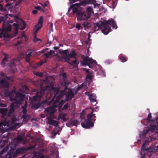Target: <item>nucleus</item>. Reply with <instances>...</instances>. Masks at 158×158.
Segmentation results:
<instances>
[{"label": "nucleus", "instance_id": "nucleus-1", "mask_svg": "<svg viewBox=\"0 0 158 158\" xmlns=\"http://www.w3.org/2000/svg\"><path fill=\"white\" fill-rule=\"evenodd\" d=\"M36 83L38 86L39 85L41 89L39 92H36L35 96H34L33 98L35 100L40 99L45 94L46 91L54 92L53 94L51 93L48 94L46 96L47 99L48 98V96H49L48 99H51L48 102V104L50 105L53 104V105L45 109V111L49 114L50 116H52L56 110L55 108L57 106L58 102L60 99L64 97V91L61 90L59 94V89L58 87H54L52 83H50L49 85H46L44 81H38Z\"/></svg>", "mask_w": 158, "mask_h": 158}, {"label": "nucleus", "instance_id": "nucleus-2", "mask_svg": "<svg viewBox=\"0 0 158 158\" xmlns=\"http://www.w3.org/2000/svg\"><path fill=\"white\" fill-rule=\"evenodd\" d=\"M80 6V4L78 3L73 4L70 7L68 10V13L74 15L76 14V17L77 20L80 21L88 20L91 15L94 14L93 8L92 6L88 7L86 10L84 11L79 10L78 8Z\"/></svg>", "mask_w": 158, "mask_h": 158}, {"label": "nucleus", "instance_id": "nucleus-3", "mask_svg": "<svg viewBox=\"0 0 158 158\" xmlns=\"http://www.w3.org/2000/svg\"><path fill=\"white\" fill-rule=\"evenodd\" d=\"M5 94L8 96L10 97V99L11 101H15L11 103L10 105L9 111V114H12L15 110V108L17 104H20L24 101L26 95L19 92L15 93V91H7L5 92Z\"/></svg>", "mask_w": 158, "mask_h": 158}, {"label": "nucleus", "instance_id": "nucleus-4", "mask_svg": "<svg viewBox=\"0 0 158 158\" xmlns=\"http://www.w3.org/2000/svg\"><path fill=\"white\" fill-rule=\"evenodd\" d=\"M92 28L93 32H95L99 29H102V32L105 35H107L110 31V25L113 28L116 29L117 26L113 19H109L108 21L104 20L103 21H99L98 23H94Z\"/></svg>", "mask_w": 158, "mask_h": 158}, {"label": "nucleus", "instance_id": "nucleus-5", "mask_svg": "<svg viewBox=\"0 0 158 158\" xmlns=\"http://www.w3.org/2000/svg\"><path fill=\"white\" fill-rule=\"evenodd\" d=\"M63 77L64 80V81L62 84L65 86L64 89L62 90L64 91V96H65V101H69L72 99L74 97V92L70 89H68V86L69 84V82L67 81V77L65 73H64L63 74Z\"/></svg>", "mask_w": 158, "mask_h": 158}, {"label": "nucleus", "instance_id": "nucleus-6", "mask_svg": "<svg viewBox=\"0 0 158 158\" xmlns=\"http://www.w3.org/2000/svg\"><path fill=\"white\" fill-rule=\"evenodd\" d=\"M94 109H92V111L87 115V118L85 120V123H81V126L85 129H89L93 127L94 126V123L92 122H94L96 119L95 114H94Z\"/></svg>", "mask_w": 158, "mask_h": 158}, {"label": "nucleus", "instance_id": "nucleus-7", "mask_svg": "<svg viewBox=\"0 0 158 158\" xmlns=\"http://www.w3.org/2000/svg\"><path fill=\"white\" fill-rule=\"evenodd\" d=\"M144 139L145 140V141L141 147L140 158H145L147 153L149 157H150L153 153L156 152L152 146L150 147L149 149H146V144L149 142H146V139Z\"/></svg>", "mask_w": 158, "mask_h": 158}, {"label": "nucleus", "instance_id": "nucleus-8", "mask_svg": "<svg viewBox=\"0 0 158 158\" xmlns=\"http://www.w3.org/2000/svg\"><path fill=\"white\" fill-rule=\"evenodd\" d=\"M11 30L10 25L7 24L5 21L3 22V27L0 29V38L2 37L6 38H11V36L8 33Z\"/></svg>", "mask_w": 158, "mask_h": 158}, {"label": "nucleus", "instance_id": "nucleus-9", "mask_svg": "<svg viewBox=\"0 0 158 158\" xmlns=\"http://www.w3.org/2000/svg\"><path fill=\"white\" fill-rule=\"evenodd\" d=\"M158 129V117L156 118L155 120L153 121L151 125V127H149L147 130H144L143 131L142 136L144 135H146L148 133L150 134L153 133L157 130Z\"/></svg>", "mask_w": 158, "mask_h": 158}, {"label": "nucleus", "instance_id": "nucleus-10", "mask_svg": "<svg viewBox=\"0 0 158 158\" xmlns=\"http://www.w3.org/2000/svg\"><path fill=\"white\" fill-rule=\"evenodd\" d=\"M36 145L34 146L28 147H21L19 149L16 150L15 152L14 153H10L9 154L8 158H14L16 156V155L25 152L29 150H31L34 149Z\"/></svg>", "mask_w": 158, "mask_h": 158}, {"label": "nucleus", "instance_id": "nucleus-11", "mask_svg": "<svg viewBox=\"0 0 158 158\" xmlns=\"http://www.w3.org/2000/svg\"><path fill=\"white\" fill-rule=\"evenodd\" d=\"M157 130H156V131L153 133L150 134L148 133L146 135H143V136H142V132L140 135V137L144 139H146V142H151L153 140H154V137L157 136V137H158V132Z\"/></svg>", "mask_w": 158, "mask_h": 158}, {"label": "nucleus", "instance_id": "nucleus-12", "mask_svg": "<svg viewBox=\"0 0 158 158\" xmlns=\"http://www.w3.org/2000/svg\"><path fill=\"white\" fill-rule=\"evenodd\" d=\"M10 79V77H6L5 78H3L2 80L0 81V86L3 88H7L9 87V84L8 81Z\"/></svg>", "mask_w": 158, "mask_h": 158}, {"label": "nucleus", "instance_id": "nucleus-13", "mask_svg": "<svg viewBox=\"0 0 158 158\" xmlns=\"http://www.w3.org/2000/svg\"><path fill=\"white\" fill-rule=\"evenodd\" d=\"M35 51H33L32 52H29L27 54L25 57L26 61L29 63L30 66L33 68H36L37 67H35L33 65H34V62L31 63L30 62V57L31 56L35 55Z\"/></svg>", "mask_w": 158, "mask_h": 158}, {"label": "nucleus", "instance_id": "nucleus-14", "mask_svg": "<svg viewBox=\"0 0 158 158\" xmlns=\"http://www.w3.org/2000/svg\"><path fill=\"white\" fill-rule=\"evenodd\" d=\"M81 58L83 60V64L85 65H88L90 68V67L89 64L94 62V60L93 59L90 58L88 56L85 57L84 55H82L81 56Z\"/></svg>", "mask_w": 158, "mask_h": 158}, {"label": "nucleus", "instance_id": "nucleus-15", "mask_svg": "<svg viewBox=\"0 0 158 158\" xmlns=\"http://www.w3.org/2000/svg\"><path fill=\"white\" fill-rule=\"evenodd\" d=\"M96 2L95 0H83L78 3L80 4V6L81 5L85 6L87 4H93L94 7L95 8L96 6H98V4L95 3Z\"/></svg>", "mask_w": 158, "mask_h": 158}, {"label": "nucleus", "instance_id": "nucleus-16", "mask_svg": "<svg viewBox=\"0 0 158 158\" xmlns=\"http://www.w3.org/2000/svg\"><path fill=\"white\" fill-rule=\"evenodd\" d=\"M59 52L62 55V57L65 61L67 62H69V57L68 53L69 52L68 50H63L62 49L59 50Z\"/></svg>", "mask_w": 158, "mask_h": 158}, {"label": "nucleus", "instance_id": "nucleus-17", "mask_svg": "<svg viewBox=\"0 0 158 158\" xmlns=\"http://www.w3.org/2000/svg\"><path fill=\"white\" fill-rule=\"evenodd\" d=\"M152 118V115L151 113H149L148 114V118L147 119H145L141 121V123L144 125H147V123H144L145 122H147L148 123H150V127H151V125L152 124V121H153L155 120L156 119V118L154 120H151V119Z\"/></svg>", "mask_w": 158, "mask_h": 158}, {"label": "nucleus", "instance_id": "nucleus-18", "mask_svg": "<svg viewBox=\"0 0 158 158\" xmlns=\"http://www.w3.org/2000/svg\"><path fill=\"white\" fill-rule=\"evenodd\" d=\"M87 95L88 96L89 99L91 102L94 103L96 102V104L97 103L96 99V97L95 94H89V93H88Z\"/></svg>", "mask_w": 158, "mask_h": 158}, {"label": "nucleus", "instance_id": "nucleus-19", "mask_svg": "<svg viewBox=\"0 0 158 158\" xmlns=\"http://www.w3.org/2000/svg\"><path fill=\"white\" fill-rule=\"evenodd\" d=\"M82 24L85 30L89 28L92 26L91 23L90 22L88 21V20H85L83 21Z\"/></svg>", "mask_w": 158, "mask_h": 158}, {"label": "nucleus", "instance_id": "nucleus-20", "mask_svg": "<svg viewBox=\"0 0 158 158\" xmlns=\"http://www.w3.org/2000/svg\"><path fill=\"white\" fill-rule=\"evenodd\" d=\"M19 60L16 59H14L12 60L10 62V67L12 69L14 70L15 69V67L16 64L15 63H19Z\"/></svg>", "mask_w": 158, "mask_h": 158}, {"label": "nucleus", "instance_id": "nucleus-21", "mask_svg": "<svg viewBox=\"0 0 158 158\" xmlns=\"http://www.w3.org/2000/svg\"><path fill=\"white\" fill-rule=\"evenodd\" d=\"M5 57L1 62V65L3 67H4L6 62H7L8 59L9 58V55L6 54H4Z\"/></svg>", "mask_w": 158, "mask_h": 158}, {"label": "nucleus", "instance_id": "nucleus-22", "mask_svg": "<svg viewBox=\"0 0 158 158\" xmlns=\"http://www.w3.org/2000/svg\"><path fill=\"white\" fill-rule=\"evenodd\" d=\"M77 55V54L75 52V50H73L72 51L71 53L68 54V56L69 58V61L70 59L71 58H76V56Z\"/></svg>", "mask_w": 158, "mask_h": 158}, {"label": "nucleus", "instance_id": "nucleus-23", "mask_svg": "<svg viewBox=\"0 0 158 158\" xmlns=\"http://www.w3.org/2000/svg\"><path fill=\"white\" fill-rule=\"evenodd\" d=\"M48 119L49 120V123L51 125H53V126L56 127H58V122L57 121L51 119H50L49 120V118H48Z\"/></svg>", "mask_w": 158, "mask_h": 158}, {"label": "nucleus", "instance_id": "nucleus-24", "mask_svg": "<svg viewBox=\"0 0 158 158\" xmlns=\"http://www.w3.org/2000/svg\"><path fill=\"white\" fill-rule=\"evenodd\" d=\"M8 111V110L6 108H2L0 109V113L4 115H6Z\"/></svg>", "mask_w": 158, "mask_h": 158}, {"label": "nucleus", "instance_id": "nucleus-25", "mask_svg": "<svg viewBox=\"0 0 158 158\" xmlns=\"http://www.w3.org/2000/svg\"><path fill=\"white\" fill-rule=\"evenodd\" d=\"M119 58L122 62H125L127 61L128 58H126L125 56L122 54L119 55Z\"/></svg>", "mask_w": 158, "mask_h": 158}, {"label": "nucleus", "instance_id": "nucleus-26", "mask_svg": "<svg viewBox=\"0 0 158 158\" xmlns=\"http://www.w3.org/2000/svg\"><path fill=\"white\" fill-rule=\"evenodd\" d=\"M54 53V51L52 50H50L49 52H47L44 54V56L48 58L52 55Z\"/></svg>", "mask_w": 158, "mask_h": 158}, {"label": "nucleus", "instance_id": "nucleus-27", "mask_svg": "<svg viewBox=\"0 0 158 158\" xmlns=\"http://www.w3.org/2000/svg\"><path fill=\"white\" fill-rule=\"evenodd\" d=\"M27 102L26 101V103L24 106H22V108H23L22 112L23 114H26L27 113Z\"/></svg>", "mask_w": 158, "mask_h": 158}, {"label": "nucleus", "instance_id": "nucleus-28", "mask_svg": "<svg viewBox=\"0 0 158 158\" xmlns=\"http://www.w3.org/2000/svg\"><path fill=\"white\" fill-rule=\"evenodd\" d=\"M78 120H75L74 121H70L69 123L70 125L73 126H77L78 124Z\"/></svg>", "mask_w": 158, "mask_h": 158}, {"label": "nucleus", "instance_id": "nucleus-29", "mask_svg": "<svg viewBox=\"0 0 158 158\" xmlns=\"http://www.w3.org/2000/svg\"><path fill=\"white\" fill-rule=\"evenodd\" d=\"M46 60H45L44 61H43V60H41L40 61V62H39L38 64L37 65L35 62H34V65H33L35 67H37V68H36V69L39 66H40L41 65H42L44 63L46 62Z\"/></svg>", "mask_w": 158, "mask_h": 158}, {"label": "nucleus", "instance_id": "nucleus-30", "mask_svg": "<svg viewBox=\"0 0 158 158\" xmlns=\"http://www.w3.org/2000/svg\"><path fill=\"white\" fill-rule=\"evenodd\" d=\"M30 117V115L27 114V113L23 114L22 116L23 120H26V121H27V119L29 118Z\"/></svg>", "mask_w": 158, "mask_h": 158}, {"label": "nucleus", "instance_id": "nucleus-31", "mask_svg": "<svg viewBox=\"0 0 158 158\" xmlns=\"http://www.w3.org/2000/svg\"><path fill=\"white\" fill-rule=\"evenodd\" d=\"M42 26H41L38 24L36 25L35 27V32H37L41 28Z\"/></svg>", "mask_w": 158, "mask_h": 158}, {"label": "nucleus", "instance_id": "nucleus-32", "mask_svg": "<svg viewBox=\"0 0 158 158\" xmlns=\"http://www.w3.org/2000/svg\"><path fill=\"white\" fill-rule=\"evenodd\" d=\"M43 16H41L40 17L38 20V24H39L42 26V25L43 23Z\"/></svg>", "mask_w": 158, "mask_h": 158}, {"label": "nucleus", "instance_id": "nucleus-33", "mask_svg": "<svg viewBox=\"0 0 158 158\" xmlns=\"http://www.w3.org/2000/svg\"><path fill=\"white\" fill-rule=\"evenodd\" d=\"M67 101H65V99L64 100H62L60 102H58V105L59 107H61L62 106V105L64 104V103L65 102Z\"/></svg>", "mask_w": 158, "mask_h": 158}, {"label": "nucleus", "instance_id": "nucleus-34", "mask_svg": "<svg viewBox=\"0 0 158 158\" xmlns=\"http://www.w3.org/2000/svg\"><path fill=\"white\" fill-rule=\"evenodd\" d=\"M34 74L39 77H42L43 76V73L41 72H34Z\"/></svg>", "mask_w": 158, "mask_h": 158}, {"label": "nucleus", "instance_id": "nucleus-35", "mask_svg": "<svg viewBox=\"0 0 158 158\" xmlns=\"http://www.w3.org/2000/svg\"><path fill=\"white\" fill-rule=\"evenodd\" d=\"M86 79L87 80H91L93 79V76L91 74H88L86 76Z\"/></svg>", "mask_w": 158, "mask_h": 158}, {"label": "nucleus", "instance_id": "nucleus-36", "mask_svg": "<svg viewBox=\"0 0 158 158\" xmlns=\"http://www.w3.org/2000/svg\"><path fill=\"white\" fill-rule=\"evenodd\" d=\"M5 74L3 72H1L0 73V81H1L3 77L5 78V77H6L7 76H5Z\"/></svg>", "mask_w": 158, "mask_h": 158}, {"label": "nucleus", "instance_id": "nucleus-37", "mask_svg": "<svg viewBox=\"0 0 158 158\" xmlns=\"http://www.w3.org/2000/svg\"><path fill=\"white\" fill-rule=\"evenodd\" d=\"M19 38H21L22 39H24V40H26L27 39V37L26 35L24 33H23L22 34L21 36H19L17 38V39H19Z\"/></svg>", "mask_w": 158, "mask_h": 158}, {"label": "nucleus", "instance_id": "nucleus-38", "mask_svg": "<svg viewBox=\"0 0 158 158\" xmlns=\"http://www.w3.org/2000/svg\"><path fill=\"white\" fill-rule=\"evenodd\" d=\"M16 140L18 141L21 142L23 141V138L21 136H18L16 138Z\"/></svg>", "mask_w": 158, "mask_h": 158}, {"label": "nucleus", "instance_id": "nucleus-39", "mask_svg": "<svg viewBox=\"0 0 158 158\" xmlns=\"http://www.w3.org/2000/svg\"><path fill=\"white\" fill-rule=\"evenodd\" d=\"M69 106V103H67L64 105V107L62 108V110H64L67 109Z\"/></svg>", "mask_w": 158, "mask_h": 158}, {"label": "nucleus", "instance_id": "nucleus-40", "mask_svg": "<svg viewBox=\"0 0 158 158\" xmlns=\"http://www.w3.org/2000/svg\"><path fill=\"white\" fill-rule=\"evenodd\" d=\"M77 60H73L72 61H71V62H69V64L72 65H75L77 64Z\"/></svg>", "mask_w": 158, "mask_h": 158}, {"label": "nucleus", "instance_id": "nucleus-41", "mask_svg": "<svg viewBox=\"0 0 158 158\" xmlns=\"http://www.w3.org/2000/svg\"><path fill=\"white\" fill-rule=\"evenodd\" d=\"M84 86L83 84L82 83L80 85L78 86L76 89L77 92L80 90V89Z\"/></svg>", "mask_w": 158, "mask_h": 158}, {"label": "nucleus", "instance_id": "nucleus-42", "mask_svg": "<svg viewBox=\"0 0 158 158\" xmlns=\"http://www.w3.org/2000/svg\"><path fill=\"white\" fill-rule=\"evenodd\" d=\"M39 41H41V40L40 39L37 38L36 35H35L34 37L33 41L36 43Z\"/></svg>", "mask_w": 158, "mask_h": 158}, {"label": "nucleus", "instance_id": "nucleus-43", "mask_svg": "<svg viewBox=\"0 0 158 158\" xmlns=\"http://www.w3.org/2000/svg\"><path fill=\"white\" fill-rule=\"evenodd\" d=\"M61 119H62L64 121H65L67 119V118L65 114H64L61 117Z\"/></svg>", "mask_w": 158, "mask_h": 158}, {"label": "nucleus", "instance_id": "nucleus-44", "mask_svg": "<svg viewBox=\"0 0 158 158\" xmlns=\"http://www.w3.org/2000/svg\"><path fill=\"white\" fill-rule=\"evenodd\" d=\"M40 106L39 104H36L35 105L34 104L33 105L32 107H34L35 109H37Z\"/></svg>", "mask_w": 158, "mask_h": 158}, {"label": "nucleus", "instance_id": "nucleus-45", "mask_svg": "<svg viewBox=\"0 0 158 158\" xmlns=\"http://www.w3.org/2000/svg\"><path fill=\"white\" fill-rule=\"evenodd\" d=\"M6 10V8H4L2 5L0 4V11H5Z\"/></svg>", "mask_w": 158, "mask_h": 158}, {"label": "nucleus", "instance_id": "nucleus-46", "mask_svg": "<svg viewBox=\"0 0 158 158\" xmlns=\"http://www.w3.org/2000/svg\"><path fill=\"white\" fill-rule=\"evenodd\" d=\"M13 25L15 27V32H16V34H17L18 33V28L19 25L18 24H16V23H14Z\"/></svg>", "mask_w": 158, "mask_h": 158}, {"label": "nucleus", "instance_id": "nucleus-47", "mask_svg": "<svg viewBox=\"0 0 158 158\" xmlns=\"http://www.w3.org/2000/svg\"><path fill=\"white\" fill-rule=\"evenodd\" d=\"M35 8L37 10H41L43 11H44V10L42 9L40 7V6H36L35 7Z\"/></svg>", "mask_w": 158, "mask_h": 158}, {"label": "nucleus", "instance_id": "nucleus-48", "mask_svg": "<svg viewBox=\"0 0 158 158\" xmlns=\"http://www.w3.org/2000/svg\"><path fill=\"white\" fill-rule=\"evenodd\" d=\"M7 106V105L5 104L0 103V107H6Z\"/></svg>", "mask_w": 158, "mask_h": 158}, {"label": "nucleus", "instance_id": "nucleus-49", "mask_svg": "<svg viewBox=\"0 0 158 158\" xmlns=\"http://www.w3.org/2000/svg\"><path fill=\"white\" fill-rule=\"evenodd\" d=\"M152 146L156 152L158 150V145L157 146H155L154 145H152Z\"/></svg>", "mask_w": 158, "mask_h": 158}, {"label": "nucleus", "instance_id": "nucleus-50", "mask_svg": "<svg viewBox=\"0 0 158 158\" xmlns=\"http://www.w3.org/2000/svg\"><path fill=\"white\" fill-rule=\"evenodd\" d=\"M56 133L55 132H53L52 133V138H54L55 136H56Z\"/></svg>", "mask_w": 158, "mask_h": 158}, {"label": "nucleus", "instance_id": "nucleus-51", "mask_svg": "<svg viewBox=\"0 0 158 158\" xmlns=\"http://www.w3.org/2000/svg\"><path fill=\"white\" fill-rule=\"evenodd\" d=\"M76 28L78 29H80V28L81 27V25L79 23H77L76 24Z\"/></svg>", "mask_w": 158, "mask_h": 158}, {"label": "nucleus", "instance_id": "nucleus-52", "mask_svg": "<svg viewBox=\"0 0 158 158\" xmlns=\"http://www.w3.org/2000/svg\"><path fill=\"white\" fill-rule=\"evenodd\" d=\"M50 30L51 31H53V24L52 23H51L50 25Z\"/></svg>", "mask_w": 158, "mask_h": 158}, {"label": "nucleus", "instance_id": "nucleus-53", "mask_svg": "<svg viewBox=\"0 0 158 158\" xmlns=\"http://www.w3.org/2000/svg\"><path fill=\"white\" fill-rule=\"evenodd\" d=\"M71 3H74L78 1H80L81 0H69Z\"/></svg>", "mask_w": 158, "mask_h": 158}, {"label": "nucleus", "instance_id": "nucleus-54", "mask_svg": "<svg viewBox=\"0 0 158 158\" xmlns=\"http://www.w3.org/2000/svg\"><path fill=\"white\" fill-rule=\"evenodd\" d=\"M23 29H24L25 28L26 26V23L24 22H23Z\"/></svg>", "mask_w": 158, "mask_h": 158}, {"label": "nucleus", "instance_id": "nucleus-55", "mask_svg": "<svg viewBox=\"0 0 158 158\" xmlns=\"http://www.w3.org/2000/svg\"><path fill=\"white\" fill-rule=\"evenodd\" d=\"M32 12L33 14H35L37 13V11L36 10H32Z\"/></svg>", "mask_w": 158, "mask_h": 158}, {"label": "nucleus", "instance_id": "nucleus-56", "mask_svg": "<svg viewBox=\"0 0 158 158\" xmlns=\"http://www.w3.org/2000/svg\"><path fill=\"white\" fill-rule=\"evenodd\" d=\"M52 41L50 40L49 38L48 39V43H49L50 45L52 44Z\"/></svg>", "mask_w": 158, "mask_h": 158}, {"label": "nucleus", "instance_id": "nucleus-57", "mask_svg": "<svg viewBox=\"0 0 158 158\" xmlns=\"http://www.w3.org/2000/svg\"><path fill=\"white\" fill-rule=\"evenodd\" d=\"M41 4L44 7L47 6V4L46 3H44V4Z\"/></svg>", "mask_w": 158, "mask_h": 158}, {"label": "nucleus", "instance_id": "nucleus-58", "mask_svg": "<svg viewBox=\"0 0 158 158\" xmlns=\"http://www.w3.org/2000/svg\"><path fill=\"white\" fill-rule=\"evenodd\" d=\"M11 5V4L7 3L5 5V6L6 7H8V6H10Z\"/></svg>", "mask_w": 158, "mask_h": 158}, {"label": "nucleus", "instance_id": "nucleus-59", "mask_svg": "<svg viewBox=\"0 0 158 158\" xmlns=\"http://www.w3.org/2000/svg\"><path fill=\"white\" fill-rule=\"evenodd\" d=\"M54 50H57V49H59V47H56V46H55V47H54Z\"/></svg>", "mask_w": 158, "mask_h": 158}, {"label": "nucleus", "instance_id": "nucleus-60", "mask_svg": "<svg viewBox=\"0 0 158 158\" xmlns=\"http://www.w3.org/2000/svg\"><path fill=\"white\" fill-rule=\"evenodd\" d=\"M90 32L88 34V38L89 39L90 38V37H91V36H90Z\"/></svg>", "mask_w": 158, "mask_h": 158}, {"label": "nucleus", "instance_id": "nucleus-61", "mask_svg": "<svg viewBox=\"0 0 158 158\" xmlns=\"http://www.w3.org/2000/svg\"><path fill=\"white\" fill-rule=\"evenodd\" d=\"M21 43V42L20 41H18L17 42L18 44H19Z\"/></svg>", "mask_w": 158, "mask_h": 158}, {"label": "nucleus", "instance_id": "nucleus-62", "mask_svg": "<svg viewBox=\"0 0 158 158\" xmlns=\"http://www.w3.org/2000/svg\"><path fill=\"white\" fill-rule=\"evenodd\" d=\"M40 158H45L44 155H41L40 156Z\"/></svg>", "mask_w": 158, "mask_h": 158}, {"label": "nucleus", "instance_id": "nucleus-63", "mask_svg": "<svg viewBox=\"0 0 158 158\" xmlns=\"http://www.w3.org/2000/svg\"><path fill=\"white\" fill-rule=\"evenodd\" d=\"M25 87L26 90H27L28 89V88L27 86H25Z\"/></svg>", "mask_w": 158, "mask_h": 158}, {"label": "nucleus", "instance_id": "nucleus-64", "mask_svg": "<svg viewBox=\"0 0 158 158\" xmlns=\"http://www.w3.org/2000/svg\"><path fill=\"white\" fill-rule=\"evenodd\" d=\"M59 46L62 47L63 46V44H59Z\"/></svg>", "mask_w": 158, "mask_h": 158}]
</instances>
